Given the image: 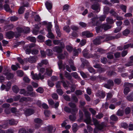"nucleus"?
Segmentation results:
<instances>
[{
  "mask_svg": "<svg viewBox=\"0 0 133 133\" xmlns=\"http://www.w3.org/2000/svg\"><path fill=\"white\" fill-rule=\"evenodd\" d=\"M92 120L95 126V128L94 130V133H98L99 131L102 130L107 126V124L105 122H102L99 123L100 121L95 118H93Z\"/></svg>",
  "mask_w": 133,
  "mask_h": 133,
  "instance_id": "f257e3e1",
  "label": "nucleus"
},
{
  "mask_svg": "<svg viewBox=\"0 0 133 133\" xmlns=\"http://www.w3.org/2000/svg\"><path fill=\"white\" fill-rule=\"evenodd\" d=\"M84 115L86 117V118L84 120V122L87 124H90L91 125H92L91 123V117L90 116L91 114L89 112L86 110L84 111Z\"/></svg>",
  "mask_w": 133,
  "mask_h": 133,
  "instance_id": "f03ea898",
  "label": "nucleus"
},
{
  "mask_svg": "<svg viewBox=\"0 0 133 133\" xmlns=\"http://www.w3.org/2000/svg\"><path fill=\"white\" fill-rule=\"evenodd\" d=\"M124 86L125 87L124 90V93L127 95L130 91V88L132 87L133 84L132 83H124Z\"/></svg>",
  "mask_w": 133,
  "mask_h": 133,
  "instance_id": "7ed1b4c3",
  "label": "nucleus"
},
{
  "mask_svg": "<svg viewBox=\"0 0 133 133\" xmlns=\"http://www.w3.org/2000/svg\"><path fill=\"white\" fill-rule=\"evenodd\" d=\"M52 27V25L51 23H49L47 27L48 32V34L47 35V37L51 38H53L54 37V35L51 32V29Z\"/></svg>",
  "mask_w": 133,
  "mask_h": 133,
  "instance_id": "20e7f679",
  "label": "nucleus"
},
{
  "mask_svg": "<svg viewBox=\"0 0 133 133\" xmlns=\"http://www.w3.org/2000/svg\"><path fill=\"white\" fill-rule=\"evenodd\" d=\"M31 75L32 76V78L33 79L38 80L39 79H43L44 78V75H41L40 73L38 74H34L33 71L31 72Z\"/></svg>",
  "mask_w": 133,
  "mask_h": 133,
  "instance_id": "39448f33",
  "label": "nucleus"
},
{
  "mask_svg": "<svg viewBox=\"0 0 133 133\" xmlns=\"http://www.w3.org/2000/svg\"><path fill=\"white\" fill-rule=\"evenodd\" d=\"M38 59L37 56H30L29 58L25 59L24 61L28 62L30 63H35Z\"/></svg>",
  "mask_w": 133,
  "mask_h": 133,
  "instance_id": "423d86ee",
  "label": "nucleus"
},
{
  "mask_svg": "<svg viewBox=\"0 0 133 133\" xmlns=\"http://www.w3.org/2000/svg\"><path fill=\"white\" fill-rule=\"evenodd\" d=\"M82 53L84 57L87 58L92 57L93 55L89 53L88 50L85 49L82 51Z\"/></svg>",
  "mask_w": 133,
  "mask_h": 133,
  "instance_id": "0eeeda50",
  "label": "nucleus"
},
{
  "mask_svg": "<svg viewBox=\"0 0 133 133\" xmlns=\"http://www.w3.org/2000/svg\"><path fill=\"white\" fill-rule=\"evenodd\" d=\"M104 37L102 36H98L93 41V42L95 45L99 44L101 42V40L104 39Z\"/></svg>",
  "mask_w": 133,
  "mask_h": 133,
  "instance_id": "6e6552de",
  "label": "nucleus"
},
{
  "mask_svg": "<svg viewBox=\"0 0 133 133\" xmlns=\"http://www.w3.org/2000/svg\"><path fill=\"white\" fill-rule=\"evenodd\" d=\"M105 92L103 90H99L98 91L96 92V96L100 98H104L105 96Z\"/></svg>",
  "mask_w": 133,
  "mask_h": 133,
  "instance_id": "1a4fd4ad",
  "label": "nucleus"
},
{
  "mask_svg": "<svg viewBox=\"0 0 133 133\" xmlns=\"http://www.w3.org/2000/svg\"><path fill=\"white\" fill-rule=\"evenodd\" d=\"M91 8L94 10L96 12H98L100 10V7L98 3L95 4H92L91 6Z\"/></svg>",
  "mask_w": 133,
  "mask_h": 133,
  "instance_id": "9d476101",
  "label": "nucleus"
},
{
  "mask_svg": "<svg viewBox=\"0 0 133 133\" xmlns=\"http://www.w3.org/2000/svg\"><path fill=\"white\" fill-rule=\"evenodd\" d=\"M91 24L94 26L97 25L98 24V18L96 16L93 18H92Z\"/></svg>",
  "mask_w": 133,
  "mask_h": 133,
  "instance_id": "9b49d317",
  "label": "nucleus"
},
{
  "mask_svg": "<svg viewBox=\"0 0 133 133\" xmlns=\"http://www.w3.org/2000/svg\"><path fill=\"white\" fill-rule=\"evenodd\" d=\"M107 84H104V87L108 89H110L111 87L113 86L114 85V82L112 80H109L108 81Z\"/></svg>",
  "mask_w": 133,
  "mask_h": 133,
  "instance_id": "f8f14e48",
  "label": "nucleus"
},
{
  "mask_svg": "<svg viewBox=\"0 0 133 133\" xmlns=\"http://www.w3.org/2000/svg\"><path fill=\"white\" fill-rule=\"evenodd\" d=\"M46 130L47 133H54L56 130V128L52 126H49L47 127Z\"/></svg>",
  "mask_w": 133,
  "mask_h": 133,
  "instance_id": "ddd939ff",
  "label": "nucleus"
},
{
  "mask_svg": "<svg viewBox=\"0 0 133 133\" xmlns=\"http://www.w3.org/2000/svg\"><path fill=\"white\" fill-rule=\"evenodd\" d=\"M34 112V111L33 109H27L25 111L24 113L26 116H29Z\"/></svg>",
  "mask_w": 133,
  "mask_h": 133,
  "instance_id": "4468645a",
  "label": "nucleus"
},
{
  "mask_svg": "<svg viewBox=\"0 0 133 133\" xmlns=\"http://www.w3.org/2000/svg\"><path fill=\"white\" fill-rule=\"evenodd\" d=\"M64 111L67 112H71L72 114H75L78 111L77 109H64Z\"/></svg>",
  "mask_w": 133,
  "mask_h": 133,
  "instance_id": "2eb2a0df",
  "label": "nucleus"
},
{
  "mask_svg": "<svg viewBox=\"0 0 133 133\" xmlns=\"http://www.w3.org/2000/svg\"><path fill=\"white\" fill-rule=\"evenodd\" d=\"M52 50L56 52L57 53H60L62 52V49L60 47L58 46H56L54 47Z\"/></svg>",
  "mask_w": 133,
  "mask_h": 133,
  "instance_id": "dca6fc26",
  "label": "nucleus"
},
{
  "mask_svg": "<svg viewBox=\"0 0 133 133\" xmlns=\"http://www.w3.org/2000/svg\"><path fill=\"white\" fill-rule=\"evenodd\" d=\"M45 4L48 10H49L51 9L52 7V4L51 2L49 1H47L46 2Z\"/></svg>",
  "mask_w": 133,
  "mask_h": 133,
  "instance_id": "f3484780",
  "label": "nucleus"
},
{
  "mask_svg": "<svg viewBox=\"0 0 133 133\" xmlns=\"http://www.w3.org/2000/svg\"><path fill=\"white\" fill-rule=\"evenodd\" d=\"M102 29H103L105 30H107L110 29L111 28V26L107 24H104L101 25Z\"/></svg>",
  "mask_w": 133,
  "mask_h": 133,
  "instance_id": "a211bd4d",
  "label": "nucleus"
},
{
  "mask_svg": "<svg viewBox=\"0 0 133 133\" xmlns=\"http://www.w3.org/2000/svg\"><path fill=\"white\" fill-rule=\"evenodd\" d=\"M58 64L59 69H63V70L65 68V65L62 64V60H59L58 62Z\"/></svg>",
  "mask_w": 133,
  "mask_h": 133,
  "instance_id": "6ab92c4d",
  "label": "nucleus"
},
{
  "mask_svg": "<svg viewBox=\"0 0 133 133\" xmlns=\"http://www.w3.org/2000/svg\"><path fill=\"white\" fill-rule=\"evenodd\" d=\"M32 100V99L31 98L29 97H22L19 100V102H23L30 101Z\"/></svg>",
  "mask_w": 133,
  "mask_h": 133,
  "instance_id": "aec40b11",
  "label": "nucleus"
},
{
  "mask_svg": "<svg viewBox=\"0 0 133 133\" xmlns=\"http://www.w3.org/2000/svg\"><path fill=\"white\" fill-rule=\"evenodd\" d=\"M83 36H85L88 37H90L92 36V34L88 31L83 32L82 33Z\"/></svg>",
  "mask_w": 133,
  "mask_h": 133,
  "instance_id": "412c9836",
  "label": "nucleus"
},
{
  "mask_svg": "<svg viewBox=\"0 0 133 133\" xmlns=\"http://www.w3.org/2000/svg\"><path fill=\"white\" fill-rule=\"evenodd\" d=\"M14 35V33L11 31H9L6 33V36L7 38L10 39L13 38Z\"/></svg>",
  "mask_w": 133,
  "mask_h": 133,
  "instance_id": "4be33fe9",
  "label": "nucleus"
},
{
  "mask_svg": "<svg viewBox=\"0 0 133 133\" xmlns=\"http://www.w3.org/2000/svg\"><path fill=\"white\" fill-rule=\"evenodd\" d=\"M55 27L56 32L58 36L60 37L61 35V33L58 25L57 24H56Z\"/></svg>",
  "mask_w": 133,
  "mask_h": 133,
  "instance_id": "5701e85b",
  "label": "nucleus"
},
{
  "mask_svg": "<svg viewBox=\"0 0 133 133\" xmlns=\"http://www.w3.org/2000/svg\"><path fill=\"white\" fill-rule=\"evenodd\" d=\"M9 124L11 125H16L18 123V122L12 119L9 120Z\"/></svg>",
  "mask_w": 133,
  "mask_h": 133,
  "instance_id": "b1692460",
  "label": "nucleus"
},
{
  "mask_svg": "<svg viewBox=\"0 0 133 133\" xmlns=\"http://www.w3.org/2000/svg\"><path fill=\"white\" fill-rule=\"evenodd\" d=\"M4 74L6 76V78L9 80L12 78L14 76L13 74L10 72L6 73Z\"/></svg>",
  "mask_w": 133,
  "mask_h": 133,
  "instance_id": "393cba45",
  "label": "nucleus"
},
{
  "mask_svg": "<svg viewBox=\"0 0 133 133\" xmlns=\"http://www.w3.org/2000/svg\"><path fill=\"white\" fill-rule=\"evenodd\" d=\"M126 98L128 101H133V92H131L130 94L127 96Z\"/></svg>",
  "mask_w": 133,
  "mask_h": 133,
  "instance_id": "a878e982",
  "label": "nucleus"
},
{
  "mask_svg": "<svg viewBox=\"0 0 133 133\" xmlns=\"http://www.w3.org/2000/svg\"><path fill=\"white\" fill-rule=\"evenodd\" d=\"M102 36L104 37V38H105L106 41H108L110 40L115 39L114 36H111L109 35H103Z\"/></svg>",
  "mask_w": 133,
  "mask_h": 133,
  "instance_id": "bb28decb",
  "label": "nucleus"
},
{
  "mask_svg": "<svg viewBox=\"0 0 133 133\" xmlns=\"http://www.w3.org/2000/svg\"><path fill=\"white\" fill-rule=\"evenodd\" d=\"M81 52V49L80 48H78L77 49H74L73 52L74 56H77L78 55V53L79 52Z\"/></svg>",
  "mask_w": 133,
  "mask_h": 133,
  "instance_id": "cd10ccee",
  "label": "nucleus"
},
{
  "mask_svg": "<svg viewBox=\"0 0 133 133\" xmlns=\"http://www.w3.org/2000/svg\"><path fill=\"white\" fill-rule=\"evenodd\" d=\"M14 27V25L12 24H10L5 26L4 27V28L6 30H11Z\"/></svg>",
  "mask_w": 133,
  "mask_h": 133,
  "instance_id": "c85d7f7f",
  "label": "nucleus"
},
{
  "mask_svg": "<svg viewBox=\"0 0 133 133\" xmlns=\"http://www.w3.org/2000/svg\"><path fill=\"white\" fill-rule=\"evenodd\" d=\"M4 8L5 10L6 11L11 12V10L10 8L9 5L7 4H5L4 5Z\"/></svg>",
  "mask_w": 133,
  "mask_h": 133,
  "instance_id": "c756f323",
  "label": "nucleus"
},
{
  "mask_svg": "<svg viewBox=\"0 0 133 133\" xmlns=\"http://www.w3.org/2000/svg\"><path fill=\"white\" fill-rule=\"evenodd\" d=\"M11 68L12 70H17L18 68H20L19 64L18 63H17L16 65H11Z\"/></svg>",
  "mask_w": 133,
  "mask_h": 133,
  "instance_id": "7c9ffc66",
  "label": "nucleus"
},
{
  "mask_svg": "<svg viewBox=\"0 0 133 133\" xmlns=\"http://www.w3.org/2000/svg\"><path fill=\"white\" fill-rule=\"evenodd\" d=\"M20 93L21 94H23L26 96H29L31 95L30 94L26 93V92L25 90L24 89H21V90Z\"/></svg>",
  "mask_w": 133,
  "mask_h": 133,
  "instance_id": "2f4dec72",
  "label": "nucleus"
},
{
  "mask_svg": "<svg viewBox=\"0 0 133 133\" xmlns=\"http://www.w3.org/2000/svg\"><path fill=\"white\" fill-rule=\"evenodd\" d=\"M52 69L49 68H47L46 69V72L45 74H46L48 76H50L52 75Z\"/></svg>",
  "mask_w": 133,
  "mask_h": 133,
  "instance_id": "473e14b6",
  "label": "nucleus"
},
{
  "mask_svg": "<svg viewBox=\"0 0 133 133\" xmlns=\"http://www.w3.org/2000/svg\"><path fill=\"white\" fill-rule=\"evenodd\" d=\"M27 39L28 40L30 41L31 42H36V38L33 37H29L27 38Z\"/></svg>",
  "mask_w": 133,
  "mask_h": 133,
  "instance_id": "72a5a7b5",
  "label": "nucleus"
},
{
  "mask_svg": "<svg viewBox=\"0 0 133 133\" xmlns=\"http://www.w3.org/2000/svg\"><path fill=\"white\" fill-rule=\"evenodd\" d=\"M12 90L14 92L16 93L18 92L19 89L17 86L14 85L12 87Z\"/></svg>",
  "mask_w": 133,
  "mask_h": 133,
  "instance_id": "f704fd0d",
  "label": "nucleus"
},
{
  "mask_svg": "<svg viewBox=\"0 0 133 133\" xmlns=\"http://www.w3.org/2000/svg\"><path fill=\"white\" fill-rule=\"evenodd\" d=\"M11 83L10 81L8 82L6 86L5 90L6 91H8L11 88Z\"/></svg>",
  "mask_w": 133,
  "mask_h": 133,
  "instance_id": "c9c22d12",
  "label": "nucleus"
},
{
  "mask_svg": "<svg viewBox=\"0 0 133 133\" xmlns=\"http://www.w3.org/2000/svg\"><path fill=\"white\" fill-rule=\"evenodd\" d=\"M17 30L18 33L24 32V27H19L17 28Z\"/></svg>",
  "mask_w": 133,
  "mask_h": 133,
  "instance_id": "e433bc0d",
  "label": "nucleus"
},
{
  "mask_svg": "<svg viewBox=\"0 0 133 133\" xmlns=\"http://www.w3.org/2000/svg\"><path fill=\"white\" fill-rule=\"evenodd\" d=\"M124 114V111L122 110L119 109L117 111L116 114L119 116H122Z\"/></svg>",
  "mask_w": 133,
  "mask_h": 133,
  "instance_id": "4c0bfd02",
  "label": "nucleus"
},
{
  "mask_svg": "<svg viewBox=\"0 0 133 133\" xmlns=\"http://www.w3.org/2000/svg\"><path fill=\"white\" fill-rule=\"evenodd\" d=\"M44 114L46 117H48L50 115V112L49 110L46 109L44 111Z\"/></svg>",
  "mask_w": 133,
  "mask_h": 133,
  "instance_id": "58836bf2",
  "label": "nucleus"
},
{
  "mask_svg": "<svg viewBox=\"0 0 133 133\" xmlns=\"http://www.w3.org/2000/svg\"><path fill=\"white\" fill-rule=\"evenodd\" d=\"M77 125L76 123H74L72 126V130L74 132H76L77 130Z\"/></svg>",
  "mask_w": 133,
  "mask_h": 133,
  "instance_id": "ea45409f",
  "label": "nucleus"
},
{
  "mask_svg": "<svg viewBox=\"0 0 133 133\" xmlns=\"http://www.w3.org/2000/svg\"><path fill=\"white\" fill-rule=\"evenodd\" d=\"M104 116V115L103 114L101 113L98 114L96 115V119H100L102 118Z\"/></svg>",
  "mask_w": 133,
  "mask_h": 133,
  "instance_id": "a19ab883",
  "label": "nucleus"
},
{
  "mask_svg": "<svg viewBox=\"0 0 133 133\" xmlns=\"http://www.w3.org/2000/svg\"><path fill=\"white\" fill-rule=\"evenodd\" d=\"M110 119L113 121H115L118 120V118L115 115H113L110 116Z\"/></svg>",
  "mask_w": 133,
  "mask_h": 133,
  "instance_id": "79ce46f5",
  "label": "nucleus"
},
{
  "mask_svg": "<svg viewBox=\"0 0 133 133\" xmlns=\"http://www.w3.org/2000/svg\"><path fill=\"white\" fill-rule=\"evenodd\" d=\"M120 8L124 12H126L127 6L123 5H121L120 6Z\"/></svg>",
  "mask_w": 133,
  "mask_h": 133,
  "instance_id": "37998d69",
  "label": "nucleus"
},
{
  "mask_svg": "<svg viewBox=\"0 0 133 133\" xmlns=\"http://www.w3.org/2000/svg\"><path fill=\"white\" fill-rule=\"evenodd\" d=\"M46 54L49 56H51L52 54V50L50 49H48L46 51Z\"/></svg>",
  "mask_w": 133,
  "mask_h": 133,
  "instance_id": "c03bdc74",
  "label": "nucleus"
},
{
  "mask_svg": "<svg viewBox=\"0 0 133 133\" xmlns=\"http://www.w3.org/2000/svg\"><path fill=\"white\" fill-rule=\"evenodd\" d=\"M16 73L17 75L20 77L24 75L23 72L21 70H19L17 71Z\"/></svg>",
  "mask_w": 133,
  "mask_h": 133,
  "instance_id": "a18cd8bd",
  "label": "nucleus"
},
{
  "mask_svg": "<svg viewBox=\"0 0 133 133\" xmlns=\"http://www.w3.org/2000/svg\"><path fill=\"white\" fill-rule=\"evenodd\" d=\"M71 75L76 79H79V77L78 76L77 73L76 72H72L71 74Z\"/></svg>",
  "mask_w": 133,
  "mask_h": 133,
  "instance_id": "49530a36",
  "label": "nucleus"
},
{
  "mask_svg": "<svg viewBox=\"0 0 133 133\" xmlns=\"http://www.w3.org/2000/svg\"><path fill=\"white\" fill-rule=\"evenodd\" d=\"M63 29L67 33H69L70 31V29L69 26H65L63 28Z\"/></svg>",
  "mask_w": 133,
  "mask_h": 133,
  "instance_id": "de8ad7c7",
  "label": "nucleus"
},
{
  "mask_svg": "<svg viewBox=\"0 0 133 133\" xmlns=\"http://www.w3.org/2000/svg\"><path fill=\"white\" fill-rule=\"evenodd\" d=\"M107 57L108 58L111 59L113 58L114 55L112 52H109L107 54Z\"/></svg>",
  "mask_w": 133,
  "mask_h": 133,
  "instance_id": "09e8293b",
  "label": "nucleus"
},
{
  "mask_svg": "<svg viewBox=\"0 0 133 133\" xmlns=\"http://www.w3.org/2000/svg\"><path fill=\"white\" fill-rule=\"evenodd\" d=\"M63 98L64 99L67 101H70V97L67 95L65 94L63 95Z\"/></svg>",
  "mask_w": 133,
  "mask_h": 133,
  "instance_id": "8fccbe9b",
  "label": "nucleus"
},
{
  "mask_svg": "<svg viewBox=\"0 0 133 133\" xmlns=\"http://www.w3.org/2000/svg\"><path fill=\"white\" fill-rule=\"evenodd\" d=\"M89 72L91 73L94 74L96 73V72L95 70L92 67H89L88 68Z\"/></svg>",
  "mask_w": 133,
  "mask_h": 133,
  "instance_id": "3c124183",
  "label": "nucleus"
},
{
  "mask_svg": "<svg viewBox=\"0 0 133 133\" xmlns=\"http://www.w3.org/2000/svg\"><path fill=\"white\" fill-rule=\"evenodd\" d=\"M24 32L25 33H28L30 32V30L29 28L28 27H24Z\"/></svg>",
  "mask_w": 133,
  "mask_h": 133,
  "instance_id": "603ef678",
  "label": "nucleus"
},
{
  "mask_svg": "<svg viewBox=\"0 0 133 133\" xmlns=\"http://www.w3.org/2000/svg\"><path fill=\"white\" fill-rule=\"evenodd\" d=\"M68 105L71 108H75L76 107V104L71 102H69L68 103Z\"/></svg>",
  "mask_w": 133,
  "mask_h": 133,
  "instance_id": "864d4df0",
  "label": "nucleus"
},
{
  "mask_svg": "<svg viewBox=\"0 0 133 133\" xmlns=\"http://www.w3.org/2000/svg\"><path fill=\"white\" fill-rule=\"evenodd\" d=\"M130 32V31L129 30L126 29L123 31V34L124 35L127 36Z\"/></svg>",
  "mask_w": 133,
  "mask_h": 133,
  "instance_id": "5fc2aeb1",
  "label": "nucleus"
},
{
  "mask_svg": "<svg viewBox=\"0 0 133 133\" xmlns=\"http://www.w3.org/2000/svg\"><path fill=\"white\" fill-rule=\"evenodd\" d=\"M23 80L25 82L29 83L30 82V79L27 76H24L23 79Z\"/></svg>",
  "mask_w": 133,
  "mask_h": 133,
  "instance_id": "6e6d98bb",
  "label": "nucleus"
},
{
  "mask_svg": "<svg viewBox=\"0 0 133 133\" xmlns=\"http://www.w3.org/2000/svg\"><path fill=\"white\" fill-rule=\"evenodd\" d=\"M106 21L107 22L110 24H112L114 23L113 19L109 17L107 18Z\"/></svg>",
  "mask_w": 133,
  "mask_h": 133,
  "instance_id": "4d7b16f0",
  "label": "nucleus"
},
{
  "mask_svg": "<svg viewBox=\"0 0 133 133\" xmlns=\"http://www.w3.org/2000/svg\"><path fill=\"white\" fill-rule=\"evenodd\" d=\"M102 29V27H101V25L100 26L96 28V31L97 33H99L100 32H101Z\"/></svg>",
  "mask_w": 133,
  "mask_h": 133,
  "instance_id": "13d9d810",
  "label": "nucleus"
},
{
  "mask_svg": "<svg viewBox=\"0 0 133 133\" xmlns=\"http://www.w3.org/2000/svg\"><path fill=\"white\" fill-rule=\"evenodd\" d=\"M72 99L75 102L77 103L78 102V99L76 96L72 95Z\"/></svg>",
  "mask_w": 133,
  "mask_h": 133,
  "instance_id": "bf43d9fd",
  "label": "nucleus"
},
{
  "mask_svg": "<svg viewBox=\"0 0 133 133\" xmlns=\"http://www.w3.org/2000/svg\"><path fill=\"white\" fill-rule=\"evenodd\" d=\"M114 82L116 84H120L121 80L120 78H116L115 79Z\"/></svg>",
  "mask_w": 133,
  "mask_h": 133,
  "instance_id": "052dcab7",
  "label": "nucleus"
},
{
  "mask_svg": "<svg viewBox=\"0 0 133 133\" xmlns=\"http://www.w3.org/2000/svg\"><path fill=\"white\" fill-rule=\"evenodd\" d=\"M18 19V18L17 17L15 16H13L11 17L10 19L11 21H14L17 20Z\"/></svg>",
  "mask_w": 133,
  "mask_h": 133,
  "instance_id": "680f3d73",
  "label": "nucleus"
},
{
  "mask_svg": "<svg viewBox=\"0 0 133 133\" xmlns=\"http://www.w3.org/2000/svg\"><path fill=\"white\" fill-rule=\"evenodd\" d=\"M34 121L35 122L37 123H40L42 122V120L39 118H36L34 119Z\"/></svg>",
  "mask_w": 133,
  "mask_h": 133,
  "instance_id": "e2e57ef3",
  "label": "nucleus"
},
{
  "mask_svg": "<svg viewBox=\"0 0 133 133\" xmlns=\"http://www.w3.org/2000/svg\"><path fill=\"white\" fill-rule=\"evenodd\" d=\"M122 29L121 27H118L116 28L114 30V32L115 33H116L120 31Z\"/></svg>",
  "mask_w": 133,
  "mask_h": 133,
  "instance_id": "0e129e2a",
  "label": "nucleus"
},
{
  "mask_svg": "<svg viewBox=\"0 0 133 133\" xmlns=\"http://www.w3.org/2000/svg\"><path fill=\"white\" fill-rule=\"evenodd\" d=\"M24 10L23 7H21L18 10V12L19 14H21L23 13Z\"/></svg>",
  "mask_w": 133,
  "mask_h": 133,
  "instance_id": "69168bd1",
  "label": "nucleus"
},
{
  "mask_svg": "<svg viewBox=\"0 0 133 133\" xmlns=\"http://www.w3.org/2000/svg\"><path fill=\"white\" fill-rule=\"evenodd\" d=\"M79 24L83 28L85 27L87 25V24L86 23L82 22H80Z\"/></svg>",
  "mask_w": 133,
  "mask_h": 133,
  "instance_id": "338daca9",
  "label": "nucleus"
},
{
  "mask_svg": "<svg viewBox=\"0 0 133 133\" xmlns=\"http://www.w3.org/2000/svg\"><path fill=\"white\" fill-rule=\"evenodd\" d=\"M26 130L24 128L20 129L18 133H26Z\"/></svg>",
  "mask_w": 133,
  "mask_h": 133,
  "instance_id": "774afa93",
  "label": "nucleus"
}]
</instances>
